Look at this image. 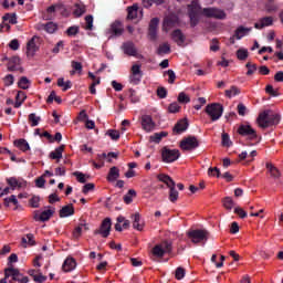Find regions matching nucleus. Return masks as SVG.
Segmentation results:
<instances>
[{
    "label": "nucleus",
    "mask_w": 283,
    "mask_h": 283,
    "mask_svg": "<svg viewBox=\"0 0 283 283\" xmlns=\"http://www.w3.org/2000/svg\"><path fill=\"white\" fill-rule=\"evenodd\" d=\"M281 120V116L277 113H274L271 109H266L262 113H260L256 122L260 128H269L271 126H276L279 125Z\"/></svg>",
    "instance_id": "f257e3e1"
},
{
    "label": "nucleus",
    "mask_w": 283,
    "mask_h": 283,
    "mask_svg": "<svg viewBox=\"0 0 283 283\" xmlns=\"http://www.w3.org/2000/svg\"><path fill=\"white\" fill-rule=\"evenodd\" d=\"M158 180L163 184H165L169 189V201L175 203L179 198V192L176 189V181L166 174H159L157 176Z\"/></svg>",
    "instance_id": "f03ea898"
},
{
    "label": "nucleus",
    "mask_w": 283,
    "mask_h": 283,
    "mask_svg": "<svg viewBox=\"0 0 283 283\" xmlns=\"http://www.w3.org/2000/svg\"><path fill=\"white\" fill-rule=\"evenodd\" d=\"M224 108L220 103H211L206 106V113L211 118V122H218L223 115Z\"/></svg>",
    "instance_id": "7ed1b4c3"
},
{
    "label": "nucleus",
    "mask_w": 283,
    "mask_h": 283,
    "mask_svg": "<svg viewBox=\"0 0 283 283\" xmlns=\"http://www.w3.org/2000/svg\"><path fill=\"white\" fill-rule=\"evenodd\" d=\"M188 14L191 28H196L199 23V17L201 14V7L197 1H192L191 4L188 6Z\"/></svg>",
    "instance_id": "20e7f679"
},
{
    "label": "nucleus",
    "mask_w": 283,
    "mask_h": 283,
    "mask_svg": "<svg viewBox=\"0 0 283 283\" xmlns=\"http://www.w3.org/2000/svg\"><path fill=\"white\" fill-rule=\"evenodd\" d=\"M187 235L193 244H199L207 242L210 232L208 230H189Z\"/></svg>",
    "instance_id": "39448f33"
},
{
    "label": "nucleus",
    "mask_w": 283,
    "mask_h": 283,
    "mask_svg": "<svg viewBox=\"0 0 283 283\" xmlns=\"http://www.w3.org/2000/svg\"><path fill=\"white\" fill-rule=\"evenodd\" d=\"M172 250L171 241H161L153 250L151 253L156 258H163L165 254L170 253Z\"/></svg>",
    "instance_id": "423d86ee"
},
{
    "label": "nucleus",
    "mask_w": 283,
    "mask_h": 283,
    "mask_svg": "<svg viewBox=\"0 0 283 283\" xmlns=\"http://www.w3.org/2000/svg\"><path fill=\"white\" fill-rule=\"evenodd\" d=\"M180 157V153L178 149H170L167 147H164L161 149V158L163 161L166 164H171L178 160V158Z\"/></svg>",
    "instance_id": "0eeeda50"
},
{
    "label": "nucleus",
    "mask_w": 283,
    "mask_h": 283,
    "mask_svg": "<svg viewBox=\"0 0 283 283\" xmlns=\"http://www.w3.org/2000/svg\"><path fill=\"white\" fill-rule=\"evenodd\" d=\"M6 277H11L12 282L18 283H28L30 280L28 276H23L18 269L14 268H7L6 269Z\"/></svg>",
    "instance_id": "6e6552de"
},
{
    "label": "nucleus",
    "mask_w": 283,
    "mask_h": 283,
    "mask_svg": "<svg viewBox=\"0 0 283 283\" xmlns=\"http://www.w3.org/2000/svg\"><path fill=\"white\" fill-rule=\"evenodd\" d=\"M199 147V142L196 138V136H188L185 137L181 142H180V148L185 151H191L195 150Z\"/></svg>",
    "instance_id": "1a4fd4ad"
},
{
    "label": "nucleus",
    "mask_w": 283,
    "mask_h": 283,
    "mask_svg": "<svg viewBox=\"0 0 283 283\" xmlns=\"http://www.w3.org/2000/svg\"><path fill=\"white\" fill-rule=\"evenodd\" d=\"M238 134L242 137H248L250 140L258 138L256 130L251 125L241 124L238 128Z\"/></svg>",
    "instance_id": "9d476101"
},
{
    "label": "nucleus",
    "mask_w": 283,
    "mask_h": 283,
    "mask_svg": "<svg viewBox=\"0 0 283 283\" xmlns=\"http://www.w3.org/2000/svg\"><path fill=\"white\" fill-rule=\"evenodd\" d=\"M202 14L209 19H226V13L222 10L216 8H205Z\"/></svg>",
    "instance_id": "9b49d317"
},
{
    "label": "nucleus",
    "mask_w": 283,
    "mask_h": 283,
    "mask_svg": "<svg viewBox=\"0 0 283 283\" xmlns=\"http://www.w3.org/2000/svg\"><path fill=\"white\" fill-rule=\"evenodd\" d=\"M124 32H125V29L123 28V23L120 21H115L111 25V36H109V39L119 38V36L123 35Z\"/></svg>",
    "instance_id": "f8f14e48"
},
{
    "label": "nucleus",
    "mask_w": 283,
    "mask_h": 283,
    "mask_svg": "<svg viewBox=\"0 0 283 283\" xmlns=\"http://www.w3.org/2000/svg\"><path fill=\"white\" fill-rule=\"evenodd\" d=\"M36 41H39V36L34 35L29 42L27 43V56H34L39 51V46H36Z\"/></svg>",
    "instance_id": "ddd939ff"
},
{
    "label": "nucleus",
    "mask_w": 283,
    "mask_h": 283,
    "mask_svg": "<svg viewBox=\"0 0 283 283\" xmlns=\"http://www.w3.org/2000/svg\"><path fill=\"white\" fill-rule=\"evenodd\" d=\"M189 123L187 118H182L175 124L172 133L176 135H181L188 129Z\"/></svg>",
    "instance_id": "4468645a"
},
{
    "label": "nucleus",
    "mask_w": 283,
    "mask_h": 283,
    "mask_svg": "<svg viewBox=\"0 0 283 283\" xmlns=\"http://www.w3.org/2000/svg\"><path fill=\"white\" fill-rule=\"evenodd\" d=\"M4 60L8 61L7 67L9 72H17L19 70V65H21V59L19 56L4 57Z\"/></svg>",
    "instance_id": "2eb2a0df"
},
{
    "label": "nucleus",
    "mask_w": 283,
    "mask_h": 283,
    "mask_svg": "<svg viewBox=\"0 0 283 283\" xmlns=\"http://www.w3.org/2000/svg\"><path fill=\"white\" fill-rule=\"evenodd\" d=\"M142 127L146 133H150L155 128V123L150 115H143L142 116Z\"/></svg>",
    "instance_id": "dca6fc26"
},
{
    "label": "nucleus",
    "mask_w": 283,
    "mask_h": 283,
    "mask_svg": "<svg viewBox=\"0 0 283 283\" xmlns=\"http://www.w3.org/2000/svg\"><path fill=\"white\" fill-rule=\"evenodd\" d=\"M158 23H159L158 18H153L150 20L149 29H148V35H149L150 41H156Z\"/></svg>",
    "instance_id": "f3484780"
},
{
    "label": "nucleus",
    "mask_w": 283,
    "mask_h": 283,
    "mask_svg": "<svg viewBox=\"0 0 283 283\" xmlns=\"http://www.w3.org/2000/svg\"><path fill=\"white\" fill-rule=\"evenodd\" d=\"M273 18L272 17H264V18H261L259 20V22H256L254 24V28L256 30H263L264 28H269V27H272L273 25Z\"/></svg>",
    "instance_id": "a211bd4d"
},
{
    "label": "nucleus",
    "mask_w": 283,
    "mask_h": 283,
    "mask_svg": "<svg viewBox=\"0 0 283 283\" xmlns=\"http://www.w3.org/2000/svg\"><path fill=\"white\" fill-rule=\"evenodd\" d=\"M142 78V71H140V65L134 64L132 66V75H130V81L134 84H138Z\"/></svg>",
    "instance_id": "6ab92c4d"
},
{
    "label": "nucleus",
    "mask_w": 283,
    "mask_h": 283,
    "mask_svg": "<svg viewBox=\"0 0 283 283\" xmlns=\"http://www.w3.org/2000/svg\"><path fill=\"white\" fill-rule=\"evenodd\" d=\"M118 178H120V169L117 166L111 167L108 175H107V181L116 182V181H118Z\"/></svg>",
    "instance_id": "aec40b11"
},
{
    "label": "nucleus",
    "mask_w": 283,
    "mask_h": 283,
    "mask_svg": "<svg viewBox=\"0 0 283 283\" xmlns=\"http://www.w3.org/2000/svg\"><path fill=\"white\" fill-rule=\"evenodd\" d=\"M28 273L35 283H43L48 280V276L43 275L39 270H29Z\"/></svg>",
    "instance_id": "412c9836"
},
{
    "label": "nucleus",
    "mask_w": 283,
    "mask_h": 283,
    "mask_svg": "<svg viewBox=\"0 0 283 283\" xmlns=\"http://www.w3.org/2000/svg\"><path fill=\"white\" fill-rule=\"evenodd\" d=\"M253 30V28H245L243 25H240L235 32H234V38L240 41L242 40L244 36H247L249 33H251Z\"/></svg>",
    "instance_id": "4be33fe9"
},
{
    "label": "nucleus",
    "mask_w": 283,
    "mask_h": 283,
    "mask_svg": "<svg viewBox=\"0 0 283 283\" xmlns=\"http://www.w3.org/2000/svg\"><path fill=\"white\" fill-rule=\"evenodd\" d=\"M171 39L175 43H177L178 46H182V44L186 41V36L181 32V30L177 29L171 33Z\"/></svg>",
    "instance_id": "5701e85b"
},
{
    "label": "nucleus",
    "mask_w": 283,
    "mask_h": 283,
    "mask_svg": "<svg viewBox=\"0 0 283 283\" xmlns=\"http://www.w3.org/2000/svg\"><path fill=\"white\" fill-rule=\"evenodd\" d=\"M63 151H65V145H61L57 148H55L54 151H51L49 158H51V160H56L59 163V160L63 158Z\"/></svg>",
    "instance_id": "b1692460"
},
{
    "label": "nucleus",
    "mask_w": 283,
    "mask_h": 283,
    "mask_svg": "<svg viewBox=\"0 0 283 283\" xmlns=\"http://www.w3.org/2000/svg\"><path fill=\"white\" fill-rule=\"evenodd\" d=\"M14 147H17L18 149H20V151H30V144L28 143V140L20 138V139H15L13 142Z\"/></svg>",
    "instance_id": "393cba45"
},
{
    "label": "nucleus",
    "mask_w": 283,
    "mask_h": 283,
    "mask_svg": "<svg viewBox=\"0 0 283 283\" xmlns=\"http://www.w3.org/2000/svg\"><path fill=\"white\" fill-rule=\"evenodd\" d=\"M75 269H76V260H74V258H67L64 261L63 271H65L66 273H70V271H74Z\"/></svg>",
    "instance_id": "a878e982"
},
{
    "label": "nucleus",
    "mask_w": 283,
    "mask_h": 283,
    "mask_svg": "<svg viewBox=\"0 0 283 283\" xmlns=\"http://www.w3.org/2000/svg\"><path fill=\"white\" fill-rule=\"evenodd\" d=\"M70 216H74V206L67 205L62 207L60 210V218H70Z\"/></svg>",
    "instance_id": "bb28decb"
},
{
    "label": "nucleus",
    "mask_w": 283,
    "mask_h": 283,
    "mask_svg": "<svg viewBox=\"0 0 283 283\" xmlns=\"http://www.w3.org/2000/svg\"><path fill=\"white\" fill-rule=\"evenodd\" d=\"M266 169L271 174V177L274 179L281 178V171L272 163H266Z\"/></svg>",
    "instance_id": "cd10ccee"
},
{
    "label": "nucleus",
    "mask_w": 283,
    "mask_h": 283,
    "mask_svg": "<svg viewBox=\"0 0 283 283\" xmlns=\"http://www.w3.org/2000/svg\"><path fill=\"white\" fill-rule=\"evenodd\" d=\"M123 49L124 53L128 56H135L137 53L135 45L132 42L124 43Z\"/></svg>",
    "instance_id": "c85d7f7f"
},
{
    "label": "nucleus",
    "mask_w": 283,
    "mask_h": 283,
    "mask_svg": "<svg viewBox=\"0 0 283 283\" xmlns=\"http://www.w3.org/2000/svg\"><path fill=\"white\" fill-rule=\"evenodd\" d=\"M132 219H133V228L136 229L137 231H142L144 226H143V223H139L140 222L139 212H135L132 216Z\"/></svg>",
    "instance_id": "c756f323"
},
{
    "label": "nucleus",
    "mask_w": 283,
    "mask_h": 283,
    "mask_svg": "<svg viewBox=\"0 0 283 283\" xmlns=\"http://www.w3.org/2000/svg\"><path fill=\"white\" fill-rule=\"evenodd\" d=\"M54 216V209H48L41 212L39 220L40 222H48L50 218Z\"/></svg>",
    "instance_id": "7c9ffc66"
},
{
    "label": "nucleus",
    "mask_w": 283,
    "mask_h": 283,
    "mask_svg": "<svg viewBox=\"0 0 283 283\" xmlns=\"http://www.w3.org/2000/svg\"><path fill=\"white\" fill-rule=\"evenodd\" d=\"M57 87H63V92H67V90H72V81H66L63 77L57 80Z\"/></svg>",
    "instance_id": "2f4dec72"
},
{
    "label": "nucleus",
    "mask_w": 283,
    "mask_h": 283,
    "mask_svg": "<svg viewBox=\"0 0 283 283\" xmlns=\"http://www.w3.org/2000/svg\"><path fill=\"white\" fill-rule=\"evenodd\" d=\"M223 207L228 210L231 211L233 207L235 206L233 199L230 196H227L222 199Z\"/></svg>",
    "instance_id": "473e14b6"
},
{
    "label": "nucleus",
    "mask_w": 283,
    "mask_h": 283,
    "mask_svg": "<svg viewBox=\"0 0 283 283\" xmlns=\"http://www.w3.org/2000/svg\"><path fill=\"white\" fill-rule=\"evenodd\" d=\"M95 233H99L102 238H107V218L103 220L101 228Z\"/></svg>",
    "instance_id": "72a5a7b5"
},
{
    "label": "nucleus",
    "mask_w": 283,
    "mask_h": 283,
    "mask_svg": "<svg viewBox=\"0 0 283 283\" xmlns=\"http://www.w3.org/2000/svg\"><path fill=\"white\" fill-rule=\"evenodd\" d=\"M3 21H9V23H11V25H17L18 21H17V13H6L2 17Z\"/></svg>",
    "instance_id": "f704fd0d"
},
{
    "label": "nucleus",
    "mask_w": 283,
    "mask_h": 283,
    "mask_svg": "<svg viewBox=\"0 0 283 283\" xmlns=\"http://www.w3.org/2000/svg\"><path fill=\"white\" fill-rule=\"evenodd\" d=\"M240 93H241L240 88L233 85V86H231L230 90H227V91H226V96H227L228 98H232V97H234V96L240 95Z\"/></svg>",
    "instance_id": "c9c22d12"
},
{
    "label": "nucleus",
    "mask_w": 283,
    "mask_h": 283,
    "mask_svg": "<svg viewBox=\"0 0 283 283\" xmlns=\"http://www.w3.org/2000/svg\"><path fill=\"white\" fill-rule=\"evenodd\" d=\"M136 197V191L134 189H129L126 195H124V202L126 205H130L133 202V198Z\"/></svg>",
    "instance_id": "e433bc0d"
},
{
    "label": "nucleus",
    "mask_w": 283,
    "mask_h": 283,
    "mask_svg": "<svg viewBox=\"0 0 283 283\" xmlns=\"http://www.w3.org/2000/svg\"><path fill=\"white\" fill-rule=\"evenodd\" d=\"M137 10H138L137 4H133L132 7H128V9H127V12H128L127 19H130V20L136 19Z\"/></svg>",
    "instance_id": "4c0bfd02"
},
{
    "label": "nucleus",
    "mask_w": 283,
    "mask_h": 283,
    "mask_svg": "<svg viewBox=\"0 0 283 283\" xmlns=\"http://www.w3.org/2000/svg\"><path fill=\"white\" fill-rule=\"evenodd\" d=\"M85 30L92 31L94 30V17L93 15H86L85 17Z\"/></svg>",
    "instance_id": "58836bf2"
},
{
    "label": "nucleus",
    "mask_w": 283,
    "mask_h": 283,
    "mask_svg": "<svg viewBox=\"0 0 283 283\" xmlns=\"http://www.w3.org/2000/svg\"><path fill=\"white\" fill-rule=\"evenodd\" d=\"M10 205H14V207L19 205V200L17 199V196L11 195L10 197L4 198V207H10Z\"/></svg>",
    "instance_id": "ea45409f"
},
{
    "label": "nucleus",
    "mask_w": 283,
    "mask_h": 283,
    "mask_svg": "<svg viewBox=\"0 0 283 283\" xmlns=\"http://www.w3.org/2000/svg\"><path fill=\"white\" fill-rule=\"evenodd\" d=\"M107 136L114 140V142H118V139H120V132H118L117 129H108L107 130Z\"/></svg>",
    "instance_id": "a19ab883"
},
{
    "label": "nucleus",
    "mask_w": 283,
    "mask_h": 283,
    "mask_svg": "<svg viewBox=\"0 0 283 283\" xmlns=\"http://www.w3.org/2000/svg\"><path fill=\"white\" fill-rule=\"evenodd\" d=\"M85 12H86L85 6H83V4H75V9L73 11V14L75 17H83V14H85Z\"/></svg>",
    "instance_id": "79ce46f5"
},
{
    "label": "nucleus",
    "mask_w": 283,
    "mask_h": 283,
    "mask_svg": "<svg viewBox=\"0 0 283 283\" xmlns=\"http://www.w3.org/2000/svg\"><path fill=\"white\" fill-rule=\"evenodd\" d=\"M18 86L20 90H28L30 87V80H28L25 76H22L18 82Z\"/></svg>",
    "instance_id": "37998d69"
},
{
    "label": "nucleus",
    "mask_w": 283,
    "mask_h": 283,
    "mask_svg": "<svg viewBox=\"0 0 283 283\" xmlns=\"http://www.w3.org/2000/svg\"><path fill=\"white\" fill-rule=\"evenodd\" d=\"M237 57L239 61H245L249 57V52L247 49H239L237 51Z\"/></svg>",
    "instance_id": "c03bdc74"
},
{
    "label": "nucleus",
    "mask_w": 283,
    "mask_h": 283,
    "mask_svg": "<svg viewBox=\"0 0 283 283\" xmlns=\"http://www.w3.org/2000/svg\"><path fill=\"white\" fill-rule=\"evenodd\" d=\"M168 136V133L167 132H159V133H155L153 136H151V139L153 142H155L156 144H159V142L167 137Z\"/></svg>",
    "instance_id": "a18cd8bd"
},
{
    "label": "nucleus",
    "mask_w": 283,
    "mask_h": 283,
    "mask_svg": "<svg viewBox=\"0 0 283 283\" xmlns=\"http://www.w3.org/2000/svg\"><path fill=\"white\" fill-rule=\"evenodd\" d=\"M245 67L248 69L247 76H252L258 71V65L251 62H248Z\"/></svg>",
    "instance_id": "49530a36"
},
{
    "label": "nucleus",
    "mask_w": 283,
    "mask_h": 283,
    "mask_svg": "<svg viewBox=\"0 0 283 283\" xmlns=\"http://www.w3.org/2000/svg\"><path fill=\"white\" fill-rule=\"evenodd\" d=\"M44 30L45 32H48L49 34H54L57 30V27L54 22H48L45 25H44Z\"/></svg>",
    "instance_id": "de8ad7c7"
},
{
    "label": "nucleus",
    "mask_w": 283,
    "mask_h": 283,
    "mask_svg": "<svg viewBox=\"0 0 283 283\" xmlns=\"http://www.w3.org/2000/svg\"><path fill=\"white\" fill-rule=\"evenodd\" d=\"M40 202H41V198L39 196H33L29 200V205H30V207H32V209H39Z\"/></svg>",
    "instance_id": "09e8293b"
},
{
    "label": "nucleus",
    "mask_w": 283,
    "mask_h": 283,
    "mask_svg": "<svg viewBox=\"0 0 283 283\" xmlns=\"http://www.w3.org/2000/svg\"><path fill=\"white\" fill-rule=\"evenodd\" d=\"M170 53V46L167 43H164L161 45H159L157 54L161 55V54H169Z\"/></svg>",
    "instance_id": "8fccbe9b"
},
{
    "label": "nucleus",
    "mask_w": 283,
    "mask_h": 283,
    "mask_svg": "<svg viewBox=\"0 0 283 283\" xmlns=\"http://www.w3.org/2000/svg\"><path fill=\"white\" fill-rule=\"evenodd\" d=\"M29 120L31 123V127H36L39 125V122L41 120V117H36V114L31 113L29 115Z\"/></svg>",
    "instance_id": "3c124183"
},
{
    "label": "nucleus",
    "mask_w": 283,
    "mask_h": 283,
    "mask_svg": "<svg viewBox=\"0 0 283 283\" xmlns=\"http://www.w3.org/2000/svg\"><path fill=\"white\" fill-rule=\"evenodd\" d=\"M7 185H9L12 189V191H14V189H17L18 185H19V179L15 177H10L7 179Z\"/></svg>",
    "instance_id": "603ef678"
},
{
    "label": "nucleus",
    "mask_w": 283,
    "mask_h": 283,
    "mask_svg": "<svg viewBox=\"0 0 283 283\" xmlns=\"http://www.w3.org/2000/svg\"><path fill=\"white\" fill-rule=\"evenodd\" d=\"M117 222L122 223V228L124 230L129 229V226H130L129 219H125V217H117Z\"/></svg>",
    "instance_id": "864d4df0"
},
{
    "label": "nucleus",
    "mask_w": 283,
    "mask_h": 283,
    "mask_svg": "<svg viewBox=\"0 0 283 283\" xmlns=\"http://www.w3.org/2000/svg\"><path fill=\"white\" fill-rule=\"evenodd\" d=\"M178 103L188 104V103H190V97L186 93L180 92L179 96H178Z\"/></svg>",
    "instance_id": "5fc2aeb1"
},
{
    "label": "nucleus",
    "mask_w": 283,
    "mask_h": 283,
    "mask_svg": "<svg viewBox=\"0 0 283 283\" xmlns=\"http://www.w3.org/2000/svg\"><path fill=\"white\" fill-rule=\"evenodd\" d=\"M73 176H75V178L77 179V182H81L82 185H85V182H87V179L85 178V174L83 172L75 171L73 172Z\"/></svg>",
    "instance_id": "6e6d98bb"
},
{
    "label": "nucleus",
    "mask_w": 283,
    "mask_h": 283,
    "mask_svg": "<svg viewBox=\"0 0 283 283\" xmlns=\"http://www.w3.org/2000/svg\"><path fill=\"white\" fill-rule=\"evenodd\" d=\"M222 145L224 147H230L232 145V142L230 140V135L228 133L222 134Z\"/></svg>",
    "instance_id": "4d7b16f0"
},
{
    "label": "nucleus",
    "mask_w": 283,
    "mask_h": 283,
    "mask_svg": "<svg viewBox=\"0 0 283 283\" xmlns=\"http://www.w3.org/2000/svg\"><path fill=\"white\" fill-rule=\"evenodd\" d=\"M179 109H180V106L178 105L177 102L171 103V104L169 105V107H168V112H169L170 114H177V113H179Z\"/></svg>",
    "instance_id": "13d9d810"
},
{
    "label": "nucleus",
    "mask_w": 283,
    "mask_h": 283,
    "mask_svg": "<svg viewBox=\"0 0 283 283\" xmlns=\"http://www.w3.org/2000/svg\"><path fill=\"white\" fill-rule=\"evenodd\" d=\"M208 175L209 176H213V177L217 176V178H220L221 171H220V169L218 167H210L208 169Z\"/></svg>",
    "instance_id": "bf43d9fd"
},
{
    "label": "nucleus",
    "mask_w": 283,
    "mask_h": 283,
    "mask_svg": "<svg viewBox=\"0 0 283 283\" xmlns=\"http://www.w3.org/2000/svg\"><path fill=\"white\" fill-rule=\"evenodd\" d=\"M157 96L160 98V99H165L167 97V90L166 87L164 86H159L157 88Z\"/></svg>",
    "instance_id": "052dcab7"
},
{
    "label": "nucleus",
    "mask_w": 283,
    "mask_h": 283,
    "mask_svg": "<svg viewBox=\"0 0 283 283\" xmlns=\"http://www.w3.org/2000/svg\"><path fill=\"white\" fill-rule=\"evenodd\" d=\"M128 97L130 98V102L134 104L139 102V98L136 96V92L133 88L128 90Z\"/></svg>",
    "instance_id": "680f3d73"
},
{
    "label": "nucleus",
    "mask_w": 283,
    "mask_h": 283,
    "mask_svg": "<svg viewBox=\"0 0 283 283\" xmlns=\"http://www.w3.org/2000/svg\"><path fill=\"white\" fill-rule=\"evenodd\" d=\"M4 85H7V87H10V85H14V75L8 74L4 77Z\"/></svg>",
    "instance_id": "e2e57ef3"
},
{
    "label": "nucleus",
    "mask_w": 283,
    "mask_h": 283,
    "mask_svg": "<svg viewBox=\"0 0 283 283\" xmlns=\"http://www.w3.org/2000/svg\"><path fill=\"white\" fill-rule=\"evenodd\" d=\"M66 34L67 36H76V34H78V27H70L66 30Z\"/></svg>",
    "instance_id": "0e129e2a"
},
{
    "label": "nucleus",
    "mask_w": 283,
    "mask_h": 283,
    "mask_svg": "<svg viewBox=\"0 0 283 283\" xmlns=\"http://www.w3.org/2000/svg\"><path fill=\"white\" fill-rule=\"evenodd\" d=\"M9 48H10V50L17 51V50H19V48H21V44H19V40L13 39L10 41Z\"/></svg>",
    "instance_id": "69168bd1"
},
{
    "label": "nucleus",
    "mask_w": 283,
    "mask_h": 283,
    "mask_svg": "<svg viewBox=\"0 0 283 283\" xmlns=\"http://www.w3.org/2000/svg\"><path fill=\"white\" fill-rule=\"evenodd\" d=\"M234 213L238 214L241 219H244L248 217V213L243 208H235Z\"/></svg>",
    "instance_id": "338daca9"
},
{
    "label": "nucleus",
    "mask_w": 283,
    "mask_h": 283,
    "mask_svg": "<svg viewBox=\"0 0 283 283\" xmlns=\"http://www.w3.org/2000/svg\"><path fill=\"white\" fill-rule=\"evenodd\" d=\"M175 276L177 280H182L185 277V270L182 268H178L176 270Z\"/></svg>",
    "instance_id": "774afa93"
}]
</instances>
